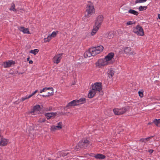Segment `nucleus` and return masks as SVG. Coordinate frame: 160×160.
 Masks as SVG:
<instances>
[{
    "label": "nucleus",
    "instance_id": "8fccbe9b",
    "mask_svg": "<svg viewBox=\"0 0 160 160\" xmlns=\"http://www.w3.org/2000/svg\"><path fill=\"white\" fill-rule=\"evenodd\" d=\"M86 155H89V154L88 153H87V154H86Z\"/></svg>",
    "mask_w": 160,
    "mask_h": 160
},
{
    "label": "nucleus",
    "instance_id": "a19ab883",
    "mask_svg": "<svg viewBox=\"0 0 160 160\" xmlns=\"http://www.w3.org/2000/svg\"><path fill=\"white\" fill-rule=\"evenodd\" d=\"M68 154V152H67V153L65 152L62 155V156H65L67 155Z\"/></svg>",
    "mask_w": 160,
    "mask_h": 160
},
{
    "label": "nucleus",
    "instance_id": "0eeeda50",
    "mask_svg": "<svg viewBox=\"0 0 160 160\" xmlns=\"http://www.w3.org/2000/svg\"><path fill=\"white\" fill-rule=\"evenodd\" d=\"M90 49L91 52H92V56H94L102 51L103 47L102 46H99L91 48Z\"/></svg>",
    "mask_w": 160,
    "mask_h": 160
},
{
    "label": "nucleus",
    "instance_id": "c756f323",
    "mask_svg": "<svg viewBox=\"0 0 160 160\" xmlns=\"http://www.w3.org/2000/svg\"><path fill=\"white\" fill-rule=\"evenodd\" d=\"M15 8V5L14 3H13L11 8H10V10L11 11L12 10L14 12H16L17 11V10Z\"/></svg>",
    "mask_w": 160,
    "mask_h": 160
},
{
    "label": "nucleus",
    "instance_id": "a878e982",
    "mask_svg": "<svg viewBox=\"0 0 160 160\" xmlns=\"http://www.w3.org/2000/svg\"><path fill=\"white\" fill-rule=\"evenodd\" d=\"M152 137H148L146 138H142L140 140V141L146 142V141H148Z\"/></svg>",
    "mask_w": 160,
    "mask_h": 160
},
{
    "label": "nucleus",
    "instance_id": "c9c22d12",
    "mask_svg": "<svg viewBox=\"0 0 160 160\" xmlns=\"http://www.w3.org/2000/svg\"><path fill=\"white\" fill-rule=\"evenodd\" d=\"M139 95V97L141 98H142L143 96V92H141L140 91H139L138 92Z\"/></svg>",
    "mask_w": 160,
    "mask_h": 160
},
{
    "label": "nucleus",
    "instance_id": "f704fd0d",
    "mask_svg": "<svg viewBox=\"0 0 160 160\" xmlns=\"http://www.w3.org/2000/svg\"><path fill=\"white\" fill-rule=\"evenodd\" d=\"M56 35L57 34L56 32H53L49 36H50L52 38V37H55L56 36Z\"/></svg>",
    "mask_w": 160,
    "mask_h": 160
},
{
    "label": "nucleus",
    "instance_id": "4c0bfd02",
    "mask_svg": "<svg viewBox=\"0 0 160 160\" xmlns=\"http://www.w3.org/2000/svg\"><path fill=\"white\" fill-rule=\"evenodd\" d=\"M52 107H49V108H46L45 109V110L46 111L48 112V111H52Z\"/></svg>",
    "mask_w": 160,
    "mask_h": 160
},
{
    "label": "nucleus",
    "instance_id": "20e7f679",
    "mask_svg": "<svg viewBox=\"0 0 160 160\" xmlns=\"http://www.w3.org/2000/svg\"><path fill=\"white\" fill-rule=\"evenodd\" d=\"M133 31L134 33L138 36H143L144 35V32L143 28L139 25L133 28Z\"/></svg>",
    "mask_w": 160,
    "mask_h": 160
},
{
    "label": "nucleus",
    "instance_id": "dca6fc26",
    "mask_svg": "<svg viewBox=\"0 0 160 160\" xmlns=\"http://www.w3.org/2000/svg\"><path fill=\"white\" fill-rule=\"evenodd\" d=\"M15 63V62L10 60L3 62L2 64V66L4 68H7L11 67L12 65H14Z\"/></svg>",
    "mask_w": 160,
    "mask_h": 160
},
{
    "label": "nucleus",
    "instance_id": "b1692460",
    "mask_svg": "<svg viewBox=\"0 0 160 160\" xmlns=\"http://www.w3.org/2000/svg\"><path fill=\"white\" fill-rule=\"evenodd\" d=\"M128 12L131 14H133L136 16H137L138 14V12L134 10H133L131 9H130Z\"/></svg>",
    "mask_w": 160,
    "mask_h": 160
},
{
    "label": "nucleus",
    "instance_id": "412c9836",
    "mask_svg": "<svg viewBox=\"0 0 160 160\" xmlns=\"http://www.w3.org/2000/svg\"><path fill=\"white\" fill-rule=\"evenodd\" d=\"M20 31L23 32L24 33H30V32L28 28H25L24 27H21L19 28Z\"/></svg>",
    "mask_w": 160,
    "mask_h": 160
},
{
    "label": "nucleus",
    "instance_id": "2eb2a0df",
    "mask_svg": "<svg viewBox=\"0 0 160 160\" xmlns=\"http://www.w3.org/2000/svg\"><path fill=\"white\" fill-rule=\"evenodd\" d=\"M46 93L45 94L42 95L43 97H49L53 94V89L52 88H47V91H46Z\"/></svg>",
    "mask_w": 160,
    "mask_h": 160
},
{
    "label": "nucleus",
    "instance_id": "49530a36",
    "mask_svg": "<svg viewBox=\"0 0 160 160\" xmlns=\"http://www.w3.org/2000/svg\"><path fill=\"white\" fill-rule=\"evenodd\" d=\"M158 18L160 19V14H158Z\"/></svg>",
    "mask_w": 160,
    "mask_h": 160
},
{
    "label": "nucleus",
    "instance_id": "6e6552de",
    "mask_svg": "<svg viewBox=\"0 0 160 160\" xmlns=\"http://www.w3.org/2000/svg\"><path fill=\"white\" fill-rule=\"evenodd\" d=\"M103 21V17L102 15H98L95 20V26L100 27Z\"/></svg>",
    "mask_w": 160,
    "mask_h": 160
},
{
    "label": "nucleus",
    "instance_id": "4be33fe9",
    "mask_svg": "<svg viewBox=\"0 0 160 160\" xmlns=\"http://www.w3.org/2000/svg\"><path fill=\"white\" fill-rule=\"evenodd\" d=\"M99 28H100L99 27H97L94 25L93 26V28L91 32L92 35V36L94 35L98 31Z\"/></svg>",
    "mask_w": 160,
    "mask_h": 160
},
{
    "label": "nucleus",
    "instance_id": "6ab92c4d",
    "mask_svg": "<svg viewBox=\"0 0 160 160\" xmlns=\"http://www.w3.org/2000/svg\"><path fill=\"white\" fill-rule=\"evenodd\" d=\"M40 108V106L39 105L35 106L33 108L32 110L30 112V113H32L35 112L36 111H38Z\"/></svg>",
    "mask_w": 160,
    "mask_h": 160
},
{
    "label": "nucleus",
    "instance_id": "f03ea898",
    "mask_svg": "<svg viewBox=\"0 0 160 160\" xmlns=\"http://www.w3.org/2000/svg\"><path fill=\"white\" fill-rule=\"evenodd\" d=\"M95 12V9L94 7L93 4L90 1H89L86 8L85 16L82 18L83 20L85 19L90 17L92 14Z\"/></svg>",
    "mask_w": 160,
    "mask_h": 160
},
{
    "label": "nucleus",
    "instance_id": "a18cd8bd",
    "mask_svg": "<svg viewBox=\"0 0 160 160\" xmlns=\"http://www.w3.org/2000/svg\"><path fill=\"white\" fill-rule=\"evenodd\" d=\"M33 62L32 60H30L29 61V63L30 64H32Z\"/></svg>",
    "mask_w": 160,
    "mask_h": 160
},
{
    "label": "nucleus",
    "instance_id": "423d86ee",
    "mask_svg": "<svg viewBox=\"0 0 160 160\" xmlns=\"http://www.w3.org/2000/svg\"><path fill=\"white\" fill-rule=\"evenodd\" d=\"M108 64V62L105 58L99 59L95 63L96 67L99 68H101Z\"/></svg>",
    "mask_w": 160,
    "mask_h": 160
},
{
    "label": "nucleus",
    "instance_id": "c85d7f7f",
    "mask_svg": "<svg viewBox=\"0 0 160 160\" xmlns=\"http://www.w3.org/2000/svg\"><path fill=\"white\" fill-rule=\"evenodd\" d=\"M51 39V37L49 35L47 38H44V42H49Z\"/></svg>",
    "mask_w": 160,
    "mask_h": 160
},
{
    "label": "nucleus",
    "instance_id": "aec40b11",
    "mask_svg": "<svg viewBox=\"0 0 160 160\" xmlns=\"http://www.w3.org/2000/svg\"><path fill=\"white\" fill-rule=\"evenodd\" d=\"M94 157L95 158L99 159H102L105 158V156L104 155L100 154H97Z\"/></svg>",
    "mask_w": 160,
    "mask_h": 160
},
{
    "label": "nucleus",
    "instance_id": "ddd939ff",
    "mask_svg": "<svg viewBox=\"0 0 160 160\" xmlns=\"http://www.w3.org/2000/svg\"><path fill=\"white\" fill-rule=\"evenodd\" d=\"M63 53L57 54L53 58V62L54 63L58 64L59 62L62 58Z\"/></svg>",
    "mask_w": 160,
    "mask_h": 160
},
{
    "label": "nucleus",
    "instance_id": "a211bd4d",
    "mask_svg": "<svg viewBox=\"0 0 160 160\" xmlns=\"http://www.w3.org/2000/svg\"><path fill=\"white\" fill-rule=\"evenodd\" d=\"M84 56L85 58H87L90 57L92 56V52H91V49L90 48L88 50L86 51L84 54Z\"/></svg>",
    "mask_w": 160,
    "mask_h": 160
},
{
    "label": "nucleus",
    "instance_id": "f8f14e48",
    "mask_svg": "<svg viewBox=\"0 0 160 160\" xmlns=\"http://www.w3.org/2000/svg\"><path fill=\"white\" fill-rule=\"evenodd\" d=\"M114 53L113 52H111L108 53L104 58L107 60V62L109 64L112 63L113 62L112 59L113 58Z\"/></svg>",
    "mask_w": 160,
    "mask_h": 160
},
{
    "label": "nucleus",
    "instance_id": "5701e85b",
    "mask_svg": "<svg viewBox=\"0 0 160 160\" xmlns=\"http://www.w3.org/2000/svg\"><path fill=\"white\" fill-rule=\"evenodd\" d=\"M153 122L155 125L157 127H160V119H155L153 121Z\"/></svg>",
    "mask_w": 160,
    "mask_h": 160
},
{
    "label": "nucleus",
    "instance_id": "473e14b6",
    "mask_svg": "<svg viewBox=\"0 0 160 160\" xmlns=\"http://www.w3.org/2000/svg\"><path fill=\"white\" fill-rule=\"evenodd\" d=\"M147 0H136L135 2V4L141 3L146 2Z\"/></svg>",
    "mask_w": 160,
    "mask_h": 160
},
{
    "label": "nucleus",
    "instance_id": "cd10ccee",
    "mask_svg": "<svg viewBox=\"0 0 160 160\" xmlns=\"http://www.w3.org/2000/svg\"><path fill=\"white\" fill-rule=\"evenodd\" d=\"M39 52V50L38 49H35L33 50H31L30 52L31 53H33L34 55H36L37 53Z\"/></svg>",
    "mask_w": 160,
    "mask_h": 160
},
{
    "label": "nucleus",
    "instance_id": "2f4dec72",
    "mask_svg": "<svg viewBox=\"0 0 160 160\" xmlns=\"http://www.w3.org/2000/svg\"><path fill=\"white\" fill-rule=\"evenodd\" d=\"M146 8V7L140 6L139 8V10L140 11H142L144 10H145Z\"/></svg>",
    "mask_w": 160,
    "mask_h": 160
},
{
    "label": "nucleus",
    "instance_id": "c03bdc74",
    "mask_svg": "<svg viewBox=\"0 0 160 160\" xmlns=\"http://www.w3.org/2000/svg\"><path fill=\"white\" fill-rule=\"evenodd\" d=\"M23 72H18V71H17L16 72V73H18L19 74H22L23 73Z\"/></svg>",
    "mask_w": 160,
    "mask_h": 160
},
{
    "label": "nucleus",
    "instance_id": "7ed1b4c3",
    "mask_svg": "<svg viewBox=\"0 0 160 160\" xmlns=\"http://www.w3.org/2000/svg\"><path fill=\"white\" fill-rule=\"evenodd\" d=\"M86 102V99L84 98H82L79 100H74L69 102L67 105L66 108H69L72 106L78 105L83 104Z\"/></svg>",
    "mask_w": 160,
    "mask_h": 160
},
{
    "label": "nucleus",
    "instance_id": "37998d69",
    "mask_svg": "<svg viewBox=\"0 0 160 160\" xmlns=\"http://www.w3.org/2000/svg\"><path fill=\"white\" fill-rule=\"evenodd\" d=\"M89 155L91 157L94 156L95 155L93 153H91L89 154Z\"/></svg>",
    "mask_w": 160,
    "mask_h": 160
},
{
    "label": "nucleus",
    "instance_id": "bb28decb",
    "mask_svg": "<svg viewBox=\"0 0 160 160\" xmlns=\"http://www.w3.org/2000/svg\"><path fill=\"white\" fill-rule=\"evenodd\" d=\"M114 36V34L112 32H109L108 33V35L107 36V38L109 39H111Z\"/></svg>",
    "mask_w": 160,
    "mask_h": 160
},
{
    "label": "nucleus",
    "instance_id": "9b49d317",
    "mask_svg": "<svg viewBox=\"0 0 160 160\" xmlns=\"http://www.w3.org/2000/svg\"><path fill=\"white\" fill-rule=\"evenodd\" d=\"M127 110L126 108H124L122 109H114L113 110V111L115 114L119 115L123 114L127 111Z\"/></svg>",
    "mask_w": 160,
    "mask_h": 160
},
{
    "label": "nucleus",
    "instance_id": "4468645a",
    "mask_svg": "<svg viewBox=\"0 0 160 160\" xmlns=\"http://www.w3.org/2000/svg\"><path fill=\"white\" fill-rule=\"evenodd\" d=\"M57 115V113L56 112H48L44 114L45 116L48 120L55 118Z\"/></svg>",
    "mask_w": 160,
    "mask_h": 160
},
{
    "label": "nucleus",
    "instance_id": "9d476101",
    "mask_svg": "<svg viewBox=\"0 0 160 160\" xmlns=\"http://www.w3.org/2000/svg\"><path fill=\"white\" fill-rule=\"evenodd\" d=\"M124 53L127 55L130 56L135 54L133 50L130 47H126L123 48Z\"/></svg>",
    "mask_w": 160,
    "mask_h": 160
},
{
    "label": "nucleus",
    "instance_id": "1a4fd4ad",
    "mask_svg": "<svg viewBox=\"0 0 160 160\" xmlns=\"http://www.w3.org/2000/svg\"><path fill=\"white\" fill-rule=\"evenodd\" d=\"M63 124L62 122H59L56 125H52L51 126L50 130L52 132H54L57 130H60L62 128Z\"/></svg>",
    "mask_w": 160,
    "mask_h": 160
},
{
    "label": "nucleus",
    "instance_id": "58836bf2",
    "mask_svg": "<svg viewBox=\"0 0 160 160\" xmlns=\"http://www.w3.org/2000/svg\"><path fill=\"white\" fill-rule=\"evenodd\" d=\"M47 88H43L41 90L40 93H42V92H46V91H47Z\"/></svg>",
    "mask_w": 160,
    "mask_h": 160
},
{
    "label": "nucleus",
    "instance_id": "e433bc0d",
    "mask_svg": "<svg viewBox=\"0 0 160 160\" xmlns=\"http://www.w3.org/2000/svg\"><path fill=\"white\" fill-rule=\"evenodd\" d=\"M45 121L46 119L45 118H40L38 122L40 123H42L44 122Z\"/></svg>",
    "mask_w": 160,
    "mask_h": 160
},
{
    "label": "nucleus",
    "instance_id": "72a5a7b5",
    "mask_svg": "<svg viewBox=\"0 0 160 160\" xmlns=\"http://www.w3.org/2000/svg\"><path fill=\"white\" fill-rule=\"evenodd\" d=\"M135 23V22H133L132 21H128V22L126 24L127 25H131L133 24H134Z\"/></svg>",
    "mask_w": 160,
    "mask_h": 160
},
{
    "label": "nucleus",
    "instance_id": "393cba45",
    "mask_svg": "<svg viewBox=\"0 0 160 160\" xmlns=\"http://www.w3.org/2000/svg\"><path fill=\"white\" fill-rule=\"evenodd\" d=\"M114 71L113 70H110L108 73L109 78H112L114 74Z\"/></svg>",
    "mask_w": 160,
    "mask_h": 160
},
{
    "label": "nucleus",
    "instance_id": "79ce46f5",
    "mask_svg": "<svg viewBox=\"0 0 160 160\" xmlns=\"http://www.w3.org/2000/svg\"><path fill=\"white\" fill-rule=\"evenodd\" d=\"M148 152H149L150 153H152L153 152V150L152 149H150L148 151Z\"/></svg>",
    "mask_w": 160,
    "mask_h": 160
},
{
    "label": "nucleus",
    "instance_id": "ea45409f",
    "mask_svg": "<svg viewBox=\"0 0 160 160\" xmlns=\"http://www.w3.org/2000/svg\"><path fill=\"white\" fill-rule=\"evenodd\" d=\"M38 91V90H35L33 92L31 95H29L30 98L32 97V96L34 95Z\"/></svg>",
    "mask_w": 160,
    "mask_h": 160
},
{
    "label": "nucleus",
    "instance_id": "de8ad7c7",
    "mask_svg": "<svg viewBox=\"0 0 160 160\" xmlns=\"http://www.w3.org/2000/svg\"><path fill=\"white\" fill-rule=\"evenodd\" d=\"M152 123V122H149V123H148V125H151V124Z\"/></svg>",
    "mask_w": 160,
    "mask_h": 160
},
{
    "label": "nucleus",
    "instance_id": "09e8293b",
    "mask_svg": "<svg viewBox=\"0 0 160 160\" xmlns=\"http://www.w3.org/2000/svg\"><path fill=\"white\" fill-rule=\"evenodd\" d=\"M29 59H30V58L28 57V58H27V60L28 61Z\"/></svg>",
    "mask_w": 160,
    "mask_h": 160
},
{
    "label": "nucleus",
    "instance_id": "f257e3e1",
    "mask_svg": "<svg viewBox=\"0 0 160 160\" xmlns=\"http://www.w3.org/2000/svg\"><path fill=\"white\" fill-rule=\"evenodd\" d=\"M98 92L99 94L101 95L103 94V92L102 90V83L100 82H97L93 85L92 87V89L90 90L88 94V97L90 98H92Z\"/></svg>",
    "mask_w": 160,
    "mask_h": 160
},
{
    "label": "nucleus",
    "instance_id": "39448f33",
    "mask_svg": "<svg viewBox=\"0 0 160 160\" xmlns=\"http://www.w3.org/2000/svg\"><path fill=\"white\" fill-rule=\"evenodd\" d=\"M90 144V142L87 139L82 140L77 145L76 149H79L80 148H85Z\"/></svg>",
    "mask_w": 160,
    "mask_h": 160
},
{
    "label": "nucleus",
    "instance_id": "7c9ffc66",
    "mask_svg": "<svg viewBox=\"0 0 160 160\" xmlns=\"http://www.w3.org/2000/svg\"><path fill=\"white\" fill-rule=\"evenodd\" d=\"M30 98V96L29 95L28 96H26L24 97H22L21 100H20V101H22V102H23V101H24V100H26L27 99H28V98Z\"/></svg>",
    "mask_w": 160,
    "mask_h": 160
},
{
    "label": "nucleus",
    "instance_id": "f3484780",
    "mask_svg": "<svg viewBox=\"0 0 160 160\" xmlns=\"http://www.w3.org/2000/svg\"><path fill=\"white\" fill-rule=\"evenodd\" d=\"M8 142V139L2 137L0 140V146L2 147L6 146Z\"/></svg>",
    "mask_w": 160,
    "mask_h": 160
}]
</instances>
